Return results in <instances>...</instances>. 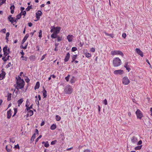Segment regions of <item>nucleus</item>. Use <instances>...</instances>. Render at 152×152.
<instances>
[{"label":"nucleus","instance_id":"nucleus-1","mask_svg":"<svg viewBox=\"0 0 152 152\" xmlns=\"http://www.w3.org/2000/svg\"><path fill=\"white\" fill-rule=\"evenodd\" d=\"M16 79L17 85L15 84V87L18 90L19 89L22 90L24 88L25 83L23 80L19 76L16 77Z\"/></svg>","mask_w":152,"mask_h":152},{"label":"nucleus","instance_id":"nucleus-2","mask_svg":"<svg viewBox=\"0 0 152 152\" xmlns=\"http://www.w3.org/2000/svg\"><path fill=\"white\" fill-rule=\"evenodd\" d=\"M121 64V59L118 57H116L113 58V65L114 67H118Z\"/></svg>","mask_w":152,"mask_h":152},{"label":"nucleus","instance_id":"nucleus-3","mask_svg":"<svg viewBox=\"0 0 152 152\" xmlns=\"http://www.w3.org/2000/svg\"><path fill=\"white\" fill-rule=\"evenodd\" d=\"M72 91V87L69 85H68L65 86L64 90V92L66 94H70Z\"/></svg>","mask_w":152,"mask_h":152},{"label":"nucleus","instance_id":"nucleus-4","mask_svg":"<svg viewBox=\"0 0 152 152\" xmlns=\"http://www.w3.org/2000/svg\"><path fill=\"white\" fill-rule=\"evenodd\" d=\"M110 54L113 56L120 55L122 57H123L124 56L123 53L121 51L119 50H112L110 52Z\"/></svg>","mask_w":152,"mask_h":152},{"label":"nucleus","instance_id":"nucleus-5","mask_svg":"<svg viewBox=\"0 0 152 152\" xmlns=\"http://www.w3.org/2000/svg\"><path fill=\"white\" fill-rule=\"evenodd\" d=\"M61 27L57 26L55 27L54 26L52 27V29L50 30L51 32H53L54 33L58 34L61 30Z\"/></svg>","mask_w":152,"mask_h":152},{"label":"nucleus","instance_id":"nucleus-6","mask_svg":"<svg viewBox=\"0 0 152 152\" xmlns=\"http://www.w3.org/2000/svg\"><path fill=\"white\" fill-rule=\"evenodd\" d=\"M137 118L140 119L143 117V114L141 111L139 109H137L135 112Z\"/></svg>","mask_w":152,"mask_h":152},{"label":"nucleus","instance_id":"nucleus-7","mask_svg":"<svg viewBox=\"0 0 152 152\" xmlns=\"http://www.w3.org/2000/svg\"><path fill=\"white\" fill-rule=\"evenodd\" d=\"M123 83L125 85H127L130 83V81L127 77H124L122 79Z\"/></svg>","mask_w":152,"mask_h":152},{"label":"nucleus","instance_id":"nucleus-8","mask_svg":"<svg viewBox=\"0 0 152 152\" xmlns=\"http://www.w3.org/2000/svg\"><path fill=\"white\" fill-rule=\"evenodd\" d=\"M135 51L137 53L140 55L142 57L143 56V54L141 50L138 48H137L135 49Z\"/></svg>","mask_w":152,"mask_h":152},{"label":"nucleus","instance_id":"nucleus-9","mask_svg":"<svg viewBox=\"0 0 152 152\" xmlns=\"http://www.w3.org/2000/svg\"><path fill=\"white\" fill-rule=\"evenodd\" d=\"M113 73L116 75H121L123 73V71L121 69L116 70L114 71Z\"/></svg>","mask_w":152,"mask_h":152},{"label":"nucleus","instance_id":"nucleus-10","mask_svg":"<svg viewBox=\"0 0 152 152\" xmlns=\"http://www.w3.org/2000/svg\"><path fill=\"white\" fill-rule=\"evenodd\" d=\"M42 12L40 10H38L37 12H36V18L37 19V20H39L40 16L42 15Z\"/></svg>","mask_w":152,"mask_h":152},{"label":"nucleus","instance_id":"nucleus-11","mask_svg":"<svg viewBox=\"0 0 152 152\" xmlns=\"http://www.w3.org/2000/svg\"><path fill=\"white\" fill-rule=\"evenodd\" d=\"M129 62L128 61H126L124 65V67L126 68V69L128 72H129L131 70V69L129 67L128 65Z\"/></svg>","mask_w":152,"mask_h":152},{"label":"nucleus","instance_id":"nucleus-12","mask_svg":"<svg viewBox=\"0 0 152 152\" xmlns=\"http://www.w3.org/2000/svg\"><path fill=\"white\" fill-rule=\"evenodd\" d=\"M73 37H74L72 35L69 34L67 36L66 38L68 42H70L72 41Z\"/></svg>","mask_w":152,"mask_h":152},{"label":"nucleus","instance_id":"nucleus-13","mask_svg":"<svg viewBox=\"0 0 152 152\" xmlns=\"http://www.w3.org/2000/svg\"><path fill=\"white\" fill-rule=\"evenodd\" d=\"M131 140L133 143H136L137 141V138L135 136H133L132 137Z\"/></svg>","mask_w":152,"mask_h":152},{"label":"nucleus","instance_id":"nucleus-14","mask_svg":"<svg viewBox=\"0 0 152 152\" xmlns=\"http://www.w3.org/2000/svg\"><path fill=\"white\" fill-rule=\"evenodd\" d=\"M12 110L11 109H10L9 110L7 111V118L8 119H10L12 115Z\"/></svg>","mask_w":152,"mask_h":152},{"label":"nucleus","instance_id":"nucleus-15","mask_svg":"<svg viewBox=\"0 0 152 152\" xmlns=\"http://www.w3.org/2000/svg\"><path fill=\"white\" fill-rule=\"evenodd\" d=\"M5 76V73L4 71H2L0 74V80H1L4 78Z\"/></svg>","mask_w":152,"mask_h":152},{"label":"nucleus","instance_id":"nucleus-16","mask_svg":"<svg viewBox=\"0 0 152 152\" xmlns=\"http://www.w3.org/2000/svg\"><path fill=\"white\" fill-rule=\"evenodd\" d=\"M14 18L12 17V15H10L8 17V20L11 22L13 24V25H14L13 24L14 23Z\"/></svg>","mask_w":152,"mask_h":152},{"label":"nucleus","instance_id":"nucleus-17","mask_svg":"<svg viewBox=\"0 0 152 152\" xmlns=\"http://www.w3.org/2000/svg\"><path fill=\"white\" fill-rule=\"evenodd\" d=\"M70 54L69 53H68L66 54V56L64 59V61L65 62H67L68 61L70 58Z\"/></svg>","mask_w":152,"mask_h":152},{"label":"nucleus","instance_id":"nucleus-18","mask_svg":"<svg viewBox=\"0 0 152 152\" xmlns=\"http://www.w3.org/2000/svg\"><path fill=\"white\" fill-rule=\"evenodd\" d=\"M29 36V34H27L25 36L23 39L22 41V44H23L25 42V41L28 38V37Z\"/></svg>","mask_w":152,"mask_h":152},{"label":"nucleus","instance_id":"nucleus-19","mask_svg":"<svg viewBox=\"0 0 152 152\" xmlns=\"http://www.w3.org/2000/svg\"><path fill=\"white\" fill-rule=\"evenodd\" d=\"M27 113V116H31L33 114V111L32 110H28Z\"/></svg>","mask_w":152,"mask_h":152},{"label":"nucleus","instance_id":"nucleus-20","mask_svg":"<svg viewBox=\"0 0 152 152\" xmlns=\"http://www.w3.org/2000/svg\"><path fill=\"white\" fill-rule=\"evenodd\" d=\"M15 8L14 5L13 4H11L10 9L11 10L10 12L12 14H13L14 13V9Z\"/></svg>","mask_w":152,"mask_h":152},{"label":"nucleus","instance_id":"nucleus-21","mask_svg":"<svg viewBox=\"0 0 152 152\" xmlns=\"http://www.w3.org/2000/svg\"><path fill=\"white\" fill-rule=\"evenodd\" d=\"M40 86V83L39 82H37L36 84L34 87V89L35 90L38 89L39 88Z\"/></svg>","mask_w":152,"mask_h":152},{"label":"nucleus","instance_id":"nucleus-22","mask_svg":"<svg viewBox=\"0 0 152 152\" xmlns=\"http://www.w3.org/2000/svg\"><path fill=\"white\" fill-rule=\"evenodd\" d=\"M77 57V55H74L72 56V62H73L74 61H75V60L76 59Z\"/></svg>","mask_w":152,"mask_h":152},{"label":"nucleus","instance_id":"nucleus-23","mask_svg":"<svg viewBox=\"0 0 152 152\" xmlns=\"http://www.w3.org/2000/svg\"><path fill=\"white\" fill-rule=\"evenodd\" d=\"M58 34L53 33L51 36V37L53 39L56 38L58 36L57 35Z\"/></svg>","mask_w":152,"mask_h":152},{"label":"nucleus","instance_id":"nucleus-24","mask_svg":"<svg viewBox=\"0 0 152 152\" xmlns=\"http://www.w3.org/2000/svg\"><path fill=\"white\" fill-rule=\"evenodd\" d=\"M23 101V98H21L17 102L18 104V106H20L21 105Z\"/></svg>","mask_w":152,"mask_h":152},{"label":"nucleus","instance_id":"nucleus-25","mask_svg":"<svg viewBox=\"0 0 152 152\" xmlns=\"http://www.w3.org/2000/svg\"><path fill=\"white\" fill-rule=\"evenodd\" d=\"M8 49L7 47V46H5L3 48V50L4 52V54H6L7 53Z\"/></svg>","mask_w":152,"mask_h":152},{"label":"nucleus","instance_id":"nucleus-26","mask_svg":"<svg viewBox=\"0 0 152 152\" xmlns=\"http://www.w3.org/2000/svg\"><path fill=\"white\" fill-rule=\"evenodd\" d=\"M42 92L43 96L44 97V98L46 97L47 96V91L45 90V89H44L43 90Z\"/></svg>","mask_w":152,"mask_h":152},{"label":"nucleus","instance_id":"nucleus-27","mask_svg":"<svg viewBox=\"0 0 152 152\" xmlns=\"http://www.w3.org/2000/svg\"><path fill=\"white\" fill-rule=\"evenodd\" d=\"M11 96L12 94L11 93H8V94L7 99V100L8 101H9L11 100Z\"/></svg>","mask_w":152,"mask_h":152},{"label":"nucleus","instance_id":"nucleus-28","mask_svg":"<svg viewBox=\"0 0 152 152\" xmlns=\"http://www.w3.org/2000/svg\"><path fill=\"white\" fill-rule=\"evenodd\" d=\"M104 34L105 35L107 36H109L110 37L112 38H113L114 37V35L113 34H109L107 33L106 32H104Z\"/></svg>","mask_w":152,"mask_h":152},{"label":"nucleus","instance_id":"nucleus-29","mask_svg":"<svg viewBox=\"0 0 152 152\" xmlns=\"http://www.w3.org/2000/svg\"><path fill=\"white\" fill-rule=\"evenodd\" d=\"M70 82L72 83H75V77L74 76H72L70 80Z\"/></svg>","mask_w":152,"mask_h":152},{"label":"nucleus","instance_id":"nucleus-30","mask_svg":"<svg viewBox=\"0 0 152 152\" xmlns=\"http://www.w3.org/2000/svg\"><path fill=\"white\" fill-rule=\"evenodd\" d=\"M56 128V126L55 124H53L50 127V129L52 130H54Z\"/></svg>","mask_w":152,"mask_h":152},{"label":"nucleus","instance_id":"nucleus-31","mask_svg":"<svg viewBox=\"0 0 152 152\" xmlns=\"http://www.w3.org/2000/svg\"><path fill=\"white\" fill-rule=\"evenodd\" d=\"M20 58H22V60H24L25 61H26L28 58V57H27L24 56H21Z\"/></svg>","mask_w":152,"mask_h":152},{"label":"nucleus","instance_id":"nucleus-32","mask_svg":"<svg viewBox=\"0 0 152 152\" xmlns=\"http://www.w3.org/2000/svg\"><path fill=\"white\" fill-rule=\"evenodd\" d=\"M142 146V145L137 146L135 148V150H140Z\"/></svg>","mask_w":152,"mask_h":152},{"label":"nucleus","instance_id":"nucleus-33","mask_svg":"<svg viewBox=\"0 0 152 152\" xmlns=\"http://www.w3.org/2000/svg\"><path fill=\"white\" fill-rule=\"evenodd\" d=\"M61 119V117L58 115H56V119L57 121H59Z\"/></svg>","mask_w":152,"mask_h":152},{"label":"nucleus","instance_id":"nucleus-34","mask_svg":"<svg viewBox=\"0 0 152 152\" xmlns=\"http://www.w3.org/2000/svg\"><path fill=\"white\" fill-rule=\"evenodd\" d=\"M85 56L87 58H88L91 56V55L90 53H86L85 54Z\"/></svg>","mask_w":152,"mask_h":152},{"label":"nucleus","instance_id":"nucleus-35","mask_svg":"<svg viewBox=\"0 0 152 152\" xmlns=\"http://www.w3.org/2000/svg\"><path fill=\"white\" fill-rule=\"evenodd\" d=\"M10 34V33L8 32H7L6 34L5 39L7 41H8V37H9Z\"/></svg>","mask_w":152,"mask_h":152},{"label":"nucleus","instance_id":"nucleus-36","mask_svg":"<svg viewBox=\"0 0 152 152\" xmlns=\"http://www.w3.org/2000/svg\"><path fill=\"white\" fill-rule=\"evenodd\" d=\"M56 38H57V40L58 42H59L62 39L61 37L59 36H58Z\"/></svg>","mask_w":152,"mask_h":152},{"label":"nucleus","instance_id":"nucleus-37","mask_svg":"<svg viewBox=\"0 0 152 152\" xmlns=\"http://www.w3.org/2000/svg\"><path fill=\"white\" fill-rule=\"evenodd\" d=\"M42 30H40L39 32L38 36L40 39L42 37Z\"/></svg>","mask_w":152,"mask_h":152},{"label":"nucleus","instance_id":"nucleus-38","mask_svg":"<svg viewBox=\"0 0 152 152\" xmlns=\"http://www.w3.org/2000/svg\"><path fill=\"white\" fill-rule=\"evenodd\" d=\"M35 136H36V134L35 133L32 136L31 138V141H33L34 140V139L35 138Z\"/></svg>","mask_w":152,"mask_h":152},{"label":"nucleus","instance_id":"nucleus-39","mask_svg":"<svg viewBox=\"0 0 152 152\" xmlns=\"http://www.w3.org/2000/svg\"><path fill=\"white\" fill-rule=\"evenodd\" d=\"M21 15H22V13H19V14H18L16 16L17 18L18 19H20L21 17Z\"/></svg>","mask_w":152,"mask_h":152},{"label":"nucleus","instance_id":"nucleus-40","mask_svg":"<svg viewBox=\"0 0 152 152\" xmlns=\"http://www.w3.org/2000/svg\"><path fill=\"white\" fill-rule=\"evenodd\" d=\"M26 82L28 83H29L30 80L27 77H26V78L25 79Z\"/></svg>","mask_w":152,"mask_h":152},{"label":"nucleus","instance_id":"nucleus-41","mask_svg":"<svg viewBox=\"0 0 152 152\" xmlns=\"http://www.w3.org/2000/svg\"><path fill=\"white\" fill-rule=\"evenodd\" d=\"M49 146V145L48 143V141L46 142V143L44 144V146L46 148H48Z\"/></svg>","mask_w":152,"mask_h":152},{"label":"nucleus","instance_id":"nucleus-42","mask_svg":"<svg viewBox=\"0 0 152 152\" xmlns=\"http://www.w3.org/2000/svg\"><path fill=\"white\" fill-rule=\"evenodd\" d=\"M32 8V6H28V7L26 9V10L27 11H29Z\"/></svg>","mask_w":152,"mask_h":152},{"label":"nucleus","instance_id":"nucleus-43","mask_svg":"<svg viewBox=\"0 0 152 152\" xmlns=\"http://www.w3.org/2000/svg\"><path fill=\"white\" fill-rule=\"evenodd\" d=\"M33 106V105L32 104H31L30 106V107H28L27 108H26V110H27V111H28V110H29L30 109H31L32 108Z\"/></svg>","mask_w":152,"mask_h":152},{"label":"nucleus","instance_id":"nucleus-44","mask_svg":"<svg viewBox=\"0 0 152 152\" xmlns=\"http://www.w3.org/2000/svg\"><path fill=\"white\" fill-rule=\"evenodd\" d=\"M77 50V48L76 47H73L72 48V52H74Z\"/></svg>","mask_w":152,"mask_h":152},{"label":"nucleus","instance_id":"nucleus-45","mask_svg":"<svg viewBox=\"0 0 152 152\" xmlns=\"http://www.w3.org/2000/svg\"><path fill=\"white\" fill-rule=\"evenodd\" d=\"M70 75H68L65 77V79L67 81H68L69 79V77Z\"/></svg>","mask_w":152,"mask_h":152},{"label":"nucleus","instance_id":"nucleus-46","mask_svg":"<svg viewBox=\"0 0 152 152\" xmlns=\"http://www.w3.org/2000/svg\"><path fill=\"white\" fill-rule=\"evenodd\" d=\"M42 136L41 135H39V137L36 139L35 140V142L36 143L37 142L39 139H40L42 137Z\"/></svg>","mask_w":152,"mask_h":152},{"label":"nucleus","instance_id":"nucleus-47","mask_svg":"<svg viewBox=\"0 0 152 152\" xmlns=\"http://www.w3.org/2000/svg\"><path fill=\"white\" fill-rule=\"evenodd\" d=\"M29 58L31 61H34V56H30V57H29Z\"/></svg>","mask_w":152,"mask_h":152},{"label":"nucleus","instance_id":"nucleus-48","mask_svg":"<svg viewBox=\"0 0 152 152\" xmlns=\"http://www.w3.org/2000/svg\"><path fill=\"white\" fill-rule=\"evenodd\" d=\"M56 142V140L53 141L51 142V144L52 145H54L55 144Z\"/></svg>","mask_w":152,"mask_h":152},{"label":"nucleus","instance_id":"nucleus-49","mask_svg":"<svg viewBox=\"0 0 152 152\" xmlns=\"http://www.w3.org/2000/svg\"><path fill=\"white\" fill-rule=\"evenodd\" d=\"M126 36V34L125 33H123L122 34V37L124 38H125Z\"/></svg>","mask_w":152,"mask_h":152},{"label":"nucleus","instance_id":"nucleus-50","mask_svg":"<svg viewBox=\"0 0 152 152\" xmlns=\"http://www.w3.org/2000/svg\"><path fill=\"white\" fill-rule=\"evenodd\" d=\"M46 55V54H44L42 56V57H41V61L43 60L45 58V57Z\"/></svg>","mask_w":152,"mask_h":152},{"label":"nucleus","instance_id":"nucleus-51","mask_svg":"<svg viewBox=\"0 0 152 152\" xmlns=\"http://www.w3.org/2000/svg\"><path fill=\"white\" fill-rule=\"evenodd\" d=\"M27 44L26 45H25L24 46L21 45L20 46L21 48H23V49H26L27 48Z\"/></svg>","mask_w":152,"mask_h":152},{"label":"nucleus","instance_id":"nucleus-52","mask_svg":"<svg viewBox=\"0 0 152 152\" xmlns=\"http://www.w3.org/2000/svg\"><path fill=\"white\" fill-rule=\"evenodd\" d=\"M11 62H9L8 63V64L6 66V67L7 68H8L9 67H10V65H11Z\"/></svg>","mask_w":152,"mask_h":152},{"label":"nucleus","instance_id":"nucleus-53","mask_svg":"<svg viewBox=\"0 0 152 152\" xmlns=\"http://www.w3.org/2000/svg\"><path fill=\"white\" fill-rule=\"evenodd\" d=\"M26 11H23L22 13V15H23L24 16H25L26 15Z\"/></svg>","mask_w":152,"mask_h":152},{"label":"nucleus","instance_id":"nucleus-54","mask_svg":"<svg viewBox=\"0 0 152 152\" xmlns=\"http://www.w3.org/2000/svg\"><path fill=\"white\" fill-rule=\"evenodd\" d=\"M1 31L3 33H5L6 31V29L5 28H4L1 30Z\"/></svg>","mask_w":152,"mask_h":152},{"label":"nucleus","instance_id":"nucleus-55","mask_svg":"<svg viewBox=\"0 0 152 152\" xmlns=\"http://www.w3.org/2000/svg\"><path fill=\"white\" fill-rule=\"evenodd\" d=\"M91 51L92 52H94L95 51V49L94 48H92L91 49Z\"/></svg>","mask_w":152,"mask_h":152},{"label":"nucleus","instance_id":"nucleus-56","mask_svg":"<svg viewBox=\"0 0 152 152\" xmlns=\"http://www.w3.org/2000/svg\"><path fill=\"white\" fill-rule=\"evenodd\" d=\"M142 141L140 140L137 143V145H140L142 144Z\"/></svg>","mask_w":152,"mask_h":152},{"label":"nucleus","instance_id":"nucleus-57","mask_svg":"<svg viewBox=\"0 0 152 152\" xmlns=\"http://www.w3.org/2000/svg\"><path fill=\"white\" fill-rule=\"evenodd\" d=\"M104 103L105 105H107V101L106 99H105L104 102Z\"/></svg>","mask_w":152,"mask_h":152},{"label":"nucleus","instance_id":"nucleus-58","mask_svg":"<svg viewBox=\"0 0 152 152\" xmlns=\"http://www.w3.org/2000/svg\"><path fill=\"white\" fill-rule=\"evenodd\" d=\"M83 152H91V151L89 149H86L84 150Z\"/></svg>","mask_w":152,"mask_h":152},{"label":"nucleus","instance_id":"nucleus-59","mask_svg":"<svg viewBox=\"0 0 152 152\" xmlns=\"http://www.w3.org/2000/svg\"><path fill=\"white\" fill-rule=\"evenodd\" d=\"M15 148H18V149H20V147L18 144L17 145H15Z\"/></svg>","mask_w":152,"mask_h":152},{"label":"nucleus","instance_id":"nucleus-60","mask_svg":"<svg viewBox=\"0 0 152 152\" xmlns=\"http://www.w3.org/2000/svg\"><path fill=\"white\" fill-rule=\"evenodd\" d=\"M25 9V8L24 7H21L20 8V11H21V13H22V12Z\"/></svg>","mask_w":152,"mask_h":152},{"label":"nucleus","instance_id":"nucleus-61","mask_svg":"<svg viewBox=\"0 0 152 152\" xmlns=\"http://www.w3.org/2000/svg\"><path fill=\"white\" fill-rule=\"evenodd\" d=\"M20 53L21 54L22 56H24V53L23 52V50H22L20 52Z\"/></svg>","mask_w":152,"mask_h":152},{"label":"nucleus","instance_id":"nucleus-62","mask_svg":"<svg viewBox=\"0 0 152 152\" xmlns=\"http://www.w3.org/2000/svg\"><path fill=\"white\" fill-rule=\"evenodd\" d=\"M2 59L4 61H6L7 60L6 58L3 57L2 58Z\"/></svg>","mask_w":152,"mask_h":152},{"label":"nucleus","instance_id":"nucleus-63","mask_svg":"<svg viewBox=\"0 0 152 152\" xmlns=\"http://www.w3.org/2000/svg\"><path fill=\"white\" fill-rule=\"evenodd\" d=\"M35 134L36 133L37 134H39V131H38V130L37 129H35Z\"/></svg>","mask_w":152,"mask_h":152},{"label":"nucleus","instance_id":"nucleus-64","mask_svg":"<svg viewBox=\"0 0 152 152\" xmlns=\"http://www.w3.org/2000/svg\"><path fill=\"white\" fill-rule=\"evenodd\" d=\"M5 3V1L4 0H2V2H1V3L0 5H1L2 4Z\"/></svg>","mask_w":152,"mask_h":152}]
</instances>
